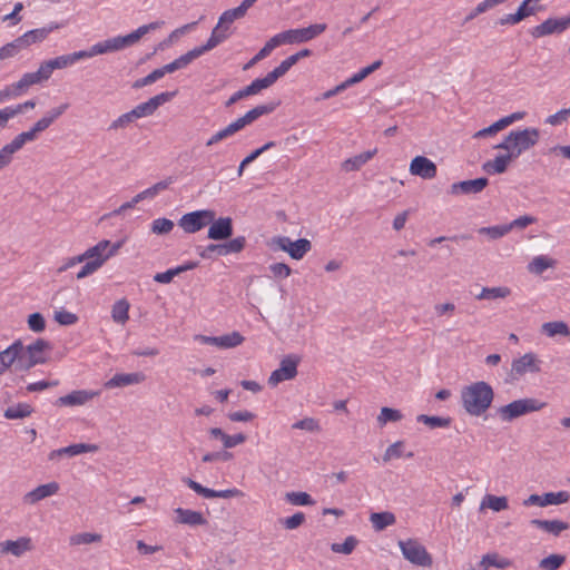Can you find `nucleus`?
<instances>
[{
	"label": "nucleus",
	"instance_id": "nucleus-1",
	"mask_svg": "<svg viewBox=\"0 0 570 570\" xmlns=\"http://www.w3.org/2000/svg\"><path fill=\"white\" fill-rule=\"evenodd\" d=\"M493 399V389L484 381L474 382L464 386L461 391L462 406L472 416L484 414L491 406Z\"/></svg>",
	"mask_w": 570,
	"mask_h": 570
},
{
	"label": "nucleus",
	"instance_id": "nucleus-2",
	"mask_svg": "<svg viewBox=\"0 0 570 570\" xmlns=\"http://www.w3.org/2000/svg\"><path fill=\"white\" fill-rule=\"evenodd\" d=\"M164 24L163 21H155L148 24L140 26L135 31L126 36H117L107 40L95 43L90 49L83 50L87 58H92L98 55L118 51L138 42L141 37L151 30H156Z\"/></svg>",
	"mask_w": 570,
	"mask_h": 570
},
{
	"label": "nucleus",
	"instance_id": "nucleus-3",
	"mask_svg": "<svg viewBox=\"0 0 570 570\" xmlns=\"http://www.w3.org/2000/svg\"><path fill=\"white\" fill-rule=\"evenodd\" d=\"M121 243L111 244L109 240H100L81 254L85 265L77 273V278L82 279L97 272L108 258L114 256L120 248Z\"/></svg>",
	"mask_w": 570,
	"mask_h": 570
},
{
	"label": "nucleus",
	"instance_id": "nucleus-4",
	"mask_svg": "<svg viewBox=\"0 0 570 570\" xmlns=\"http://www.w3.org/2000/svg\"><path fill=\"white\" fill-rule=\"evenodd\" d=\"M537 399H520L498 409V415L502 422H512L513 420L539 411L543 407Z\"/></svg>",
	"mask_w": 570,
	"mask_h": 570
},
{
	"label": "nucleus",
	"instance_id": "nucleus-5",
	"mask_svg": "<svg viewBox=\"0 0 570 570\" xmlns=\"http://www.w3.org/2000/svg\"><path fill=\"white\" fill-rule=\"evenodd\" d=\"M399 547L403 557L419 567H431L433 559L425 547L415 539L400 540Z\"/></svg>",
	"mask_w": 570,
	"mask_h": 570
},
{
	"label": "nucleus",
	"instance_id": "nucleus-6",
	"mask_svg": "<svg viewBox=\"0 0 570 570\" xmlns=\"http://www.w3.org/2000/svg\"><path fill=\"white\" fill-rule=\"evenodd\" d=\"M540 361L532 352L525 353L519 358H514L511 363V370L508 373L505 382L513 383L519 381L527 373L540 372Z\"/></svg>",
	"mask_w": 570,
	"mask_h": 570
},
{
	"label": "nucleus",
	"instance_id": "nucleus-7",
	"mask_svg": "<svg viewBox=\"0 0 570 570\" xmlns=\"http://www.w3.org/2000/svg\"><path fill=\"white\" fill-rule=\"evenodd\" d=\"M215 212L200 209L187 213L178 220V226L187 234H194L209 225L214 220Z\"/></svg>",
	"mask_w": 570,
	"mask_h": 570
},
{
	"label": "nucleus",
	"instance_id": "nucleus-8",
	"mask_svg": "<svg viewBox=\"0 0 570 570\" xmlns=\"http://www.w3.org/2000/svg\"><path fill=\"white\" fill-rule=\"evenodd\" d=\"M540 138V131L537 128H524L512 130L513 151L511 155L517 159L522 153L535 146Z\"/></svg>",
	"mask_w": 570,
	"mask_h": 570
},
{
	"label": "nucleus",
	"instance_id": "nucleus-9",
	"mask_svg": "<svg viewBox=\"0 0 570 570\" xmlns=\"http://www.w3.org/2000/svg\"><path fill=\"white\" fill-rule=\"evenodd\" d=\"M273 244L276 245L278 249L286 252L293 259L296 261L302 259L312 248V244L308 239L299 238L293 242L287 236H278L273 238Z\"/></svg>",
	"mask_w": 570,
	"mask_h": 570
},
{
	"label": "nucleus",
	"instance_id": "nucleus-10",
	"mask_svg": "<svg viewBox=\"0 0 570 570\" xmlns=\"http://www.w3.org/2000/svg\"><path fill=\"white\" fill-rule=\"evenodd\" d=\"M299 361L301 358L294 354L285 356L281 361L279 367L272 372L268 377V384L271 386H276L283 381L293 380L297 375V365Z\"/></svg>",
	"mask_w": 570,
	"mask_h": 570
},
{
	"label": "nucleus",
	"instance_id": "nucleus-11",
	"mask_svg": "<svg viewBox=\"0 0 570 570\" xmlns=\"http://www.w3.org/2000/svg\"><path fill=\"white\" fill-rule=\"evenodd\" d=\"M183 482L188 488H190L193 491H195L198 495L206 498V499H213V498L230 499V498L244 497V492L237 488H230V489H226V490H213V489L203 487L200 483L194 481L190 478H184Z\"/></svg>",
	"mask_w": 570,
	"mask_h": 570
},
{
	"label": "nucleus",
	"instance_id": "nucleus-12",
	"mask_svg": "<svg viewBox=\"0 0 570 570\" xmlns=\"http://www.w3.org/2000/svg\"><path fill=\"white\" fill-rule=\"evenodd\" d=\"M570 28V14L561 18H548L530 31L533 38H542L553 33H562Z\"/></svg>",
	"mask_w": 570,
	"mask_h": 570
},
{
	"label": "nucleus",
	"instance_id": "nucleus-13",
	"mask_svg": "<svg viewBox=\"0 0 570 570\" xmlns=\"http://www.w3.org/2000/svg\"><path fill=\"white\" fill-rule=\"evenodd\" d=\"M176 94H177V91L160 92V94L151 97L147 101L137 105L134 109H131V111H132L131 116H135L136 119L150 116L158 109V107H160L165 102L171 100L176 96Z\"/></svg>",
	"mask_w": 570,
	"mask_h": 570
},
{
	"label": "nucleus",
	"instance_id": "nucleus-14",
	"mask_svg": "<svg viewBox=\"0 0 570 570\" xmlns=\"http://www.w3.org/2000/svg\"><path fill=\"white\" fill-rule=\"evenodd\" d=\"M325 23H315L306 28L289 29L284 31L286 36V43H303L307 42L326 30Z\"/></svg>",
	"mask_w": 570,
	"mask_h": 570
},
{
	"label": "nucleus",
	"instance_id": "nucleus-15",
	"mask_svg": "<svg viewBox=\"0 0 570 570\" xmlns=\"http://www.w3.org/2000/svg\"><path fill=\"white\" fill-rule=\"evenodd\" d=\"M489 184L487 177H479L475 179L462 180L453 183L450 186L449 194L458 195H476L480 194Z\"/></svg>",
	"mask_w": 570,
	"mask_h": 570
},
{
	"label": "nucleus",
	"instance_id": "nucleus-16",
	"mask_svg": "<svg viewBox=\"0 0 570 570\" xmlns=\"http://www.w3.org/2000/svg\"><path fill=\"white\" fill-rule=\"evenodd\" d=\"M207 237L213 240H227L234 233L233 219L230 217H219L209 223Z\"/></svg>",
	"mask_w": 570,
	"mask_h": 570
},
{
	"label": "nucleus",
	"instance_id": "nucleus-17",
	"mask_svg": "<svg viewBox=\"0 0 570 570\" xmlns=\"http://www.w3.org/2000/svg\"><path fill=\"white\" fill-rule=\"evenodd\" d=\"M570 499V494L566 491L560 492H548L543 495L531 494L528 499L523 501L524 505H539L547 507L550 504H561L568 502Z\"/></svg>",
	"mask_w": 570,
	"mask_h": 570
},
{
	"label": "nucleus",
	"instance_id": "nucleus-18",
	"mask_svg": "<svg viewBox=\"0 0 570 570\" xmlns=\"http://www.w3.org/2000/svg\"><path fill=\"white\" fill-rule=\"evenodd\" d=\"M33 549L32 540L29 537H20L17 540H6L0 542V552L4 554L10 553L14 557H21Z\"/></svg>",
	"mask_w": 570,
	"mask_h": 570
},
{
	"label": "nucleus",
	"instance_id": "nucleus-19",
	"mask_svg": "<svg viewBox=\"0 0 570 570\" xmlns=\"http://www.w3.org/2000/svg\"><path fill=\"white\" fill-rule=\"evenodd\" d=\"M410 173L423 179H432L436 176V165L424 156H416L410 164Z\"/></svg>",
	"mask_w": 570,
	"mask_h": 570
},
{
	"label": "nucleus",
	"instance_id": "nucleus-20",
	"mask_svg": "<svg viewBox=\"0 0 570 570\" xmlns=\"http://www.w3.org/2000/svg\"><path fill=\"white\" fill-rule=\"evenodd\" d=\"M98 395L99 392L96 391L77 390L67 395L58 397L55 404L58 406H80Z\"/></svg>",
	"mask_w": 570,
	"mask_h": 570
},
{
	"label": "nucleus",
	"instance_id": "nucleus-21",
	"mask_svg": "<svg viewBox=\"0 0 570 570\" xmlns=\"http://www.w3.org/2000/svg\"><path fill=\"white\" fill-rule=\"evenodd\" d=\"M69 104H62L56 108L50 109L46 115L40 118L32 127L31 130L38 135L48 129L67 109Z\"/></svg>",
	"mask_w": 570,
	"mask_h": 570
},
{
	"label": "nucleus",
	"instance_id": "nucleus-22",
	"mask_svg": "<svg viewBox=\"0 0 570 570\" xmlns=\"http://www.w3.org/2000/svg\"><path fill=\"white\" fill-rule=\"evenodd\" d=\"M228 30V26L220 24V22H218L216 27L213 29L212 35L206 41V43L197 47L200 55H204L205 52L213 50L218 45L227 40L230 36V32Z\"/></svg>",
	"mask_w": 570,
	"mask_h": 570
},
{
	"label": "nucleus",
	"instance_id": "nucleus-23",
	"mask_svg": "<svg viewBox=\"0 0 570 570\" xmlns=\"http://www.w3.org/2000/svg\"><path fill=\"white\" fill-rule=\"evenodd\" d=\"M145 380V375L140 372L117 373L105 383L106 389L124 387L128 385L139 384Z\"/></svg>",
	"mask_w": 570,
	"mask_h": 570
},
{
	"label": "nucleus",
	"instance_id": "nucleus-24",
	"mask_svg": "<svg viewBox=\"0 0 570 570\" xmlns=\"http://www.w3.org/2000/svg\"><path fill=\"white\" fill-rule=\"evenodd\" d=\"M59 27L60 26L58 23H51L48 27L29 30L18 38L21 41L23 48L26 49L32 43L43 41L50 35V32L58 29Z\"/></svg>",
	"mask_w": 570,
	"mask_h": 570
},
{
	"label": "nucleus",
	"instance_id": "nucleus-25",
	"mask_svg": "<svg viewBox=\"0 0 570 570\" xmlns=\"http://www.w3.org/2000/svg\"><path fill=\"white\" fill-rule=\"evenodd\" d=\"M98 446L96 444H87V443H77L71 444L65 448H60L58 450H53L49 454V460H55L61 456H76L81 453L96 452Z\"/></svg>",
	"mask_w": 570,
	"mask_h": 570
},
{
	"label": "nucleus",
	"instance_id": "nucleus-26",
	"mask_svg": "<svg viewBox=\"0 0 570 570\" xmlns=\"http://www.w3.org/2000/svg\"><path fill=\"white\" fill-rule=\"evenodd\" d=\"M176 513V523L186 524L190 527L204 525L207 523V520L203 515L202 512L194 511L190 509L177 508L175 509Z\"/></svg>",
	"mask_w": 570,
	"mask_h": 570
},
{
	"label": "nucleus",
	"instance_id": "nucleus-27",
	"mask_svg": "<svg viewBox=\"0 0 570 570\" xmlns=\"http://www.w3.org/2000/svg\"><path fill=\"white\" fill-rule=\"evenodd\" d=\"M59 491V484L57 482H49L41 484L36 489L31 490L24 495V501L30 504H35L38 501L56 494Z\"/></svg>",
	"mask_w": 570,
	"mask_h": 570
},
{
	"label": "nucleus",
	"instance_id": "nucleus-28",
	"mask_svg": "<svg viewBox=\"0 0 570 570\" xmlns=\"http://www.w3.org/2000/svg\"><path fill=\"white\" fill-rule=\"evenodd\" d=\"M515 158L511 154L498 155L494 159L488 160L482 165V169L490 175L503 174L509 164Z\"/></svg>",
	"mask_w": 570,
	"mask_h": 570
},
{
	"label": "nucleus",
	"instance_id": "nucleus-29",
	"mask_svg": "<svg viewBox=\"0 0 570 570\" xmlns=\"http://www.w3.org/2000/svg\"><path fill=\"white\" fill-rule=\"evenodd\" d=\"M200 56L202 55H200L199 50L197 49V47H195L194 49L189 50L185 55H181L180 57H178L170 63L163 66L164 71H165V73H171L176 70L183 69V68L187 67L193 60L199 58Z\"/></svg>",
	"mask_w": 570,
	"mask_h": 570
},
{
	"label": "nucleus",
	"instance_id": "nucleus-30",
	"mask_svg": "<svg viewBox=\"0 0 570 570\" xmlns=\"http://www.w3.org/2000/svg\"><path fill=\"white\" fill-rule=\"evenodd\" d=\"M530 523L548 533L558 537L562 531L569 529V523L560 520H540L533 519Z\"/></svg>",
	"mask_w": 570,
	"mask_h": 570
},
{
	"label": "nucleus",
	"instance_id": "nucleus-31",
	"mask_svg": "<svg viewBox=\"0 0 570 570\" xmlns=\"http://www.w3.org/2000/svg\"><path fill=\"white\" fill-rule=\"evenodd\" d=\"M377 153V149L367 150L355 155L353 157L347 158L343 161L342 168L345 171H355L358 170L363 165H365L370 159H372Z\"/></svg>",
	"mask_w": 570,
	"mask_h": 570
},
{
	"label": "nucleus",
	"instance_id": "nucleus-32",
	"mask_svg": "<svg viewBox=\"0 0 570 570\" xmlns=\"http://www.w3.org/2000/svg\"><path fill=\"white\" fill-rule=\"evenodd\" d=\"M209 434L215 439H219L223 442L224 448H226V449L234 448V446L242 444L246 441L245 434L237 433L234 435H228L219 428H212L209 430Z\"/></svg>",
	"mask_w": 570,
	"mask_h": 570
},
{
	"label": "nucleus",
	"instance_id": "nucleus-33",
	"mask_svg": "<svg viewBox=\"0 0 570 570\" xmlns=\"http://www.w3.org/2000/svg\"><path fill=\"white\" fill-rule=\"evenodd\" d=\"M23 344L20 340L14 341L9 347L0 352V365L10 367L16 365V361L19 356V352H22Z\"/></svg>",
	"mask_w": 570,
	"mask_h": 570
},
{
	"label": "nucleus",
	"instance_id": "nucleus-34",
	"mask_svg": "<svg viewBox=\"0 0 570 570\" xmlns=\"http://www.w3.org/2000/svg\"><path fill=\"white\" fill-rule=\"evenodd\" d=\"M46 350H50V343L43 338H37L27 347L23 346V352L31 361L42 360V364L46 363V357L43 355Z\"/></svg>",
	"mask_w": 570,
	"mask_h": 570
},
{
	"label": "nucleus",
	"instance_id": "nucleus-35",
	"mask_svg": "<svg viewBox=\"0 0 570 570\" xmlns=\"http://www.w3.org/2000/svg\"><path fill=\"white\" fill-rule=\"evenodd\" d=\"M370 521L375 531H383L385 528L396 522L394 513L390 511L374 512L370 515Z\"/></svg>",
	"mask_w": 570,
	"mask_h": 570
},
{
	"label": "nucleus",
	"instance_id": "nucleus-36",
	"mask_svg": "<svg viewBox=\"0 0 570 570\" xmlns=\"http://www.w3.org/2000/svg\"><path fill=\"white\" fill-rule=\"evenodd\" d=\"M511 289L508 286H498V287H483L481 292L475 295V298L479 301L489 299H503L510 296Z\"/></svg>",
	"mask_w": 570,
	"mask_h": 570
},
{
	"label": "nucleus",
	"instance_id": "nucleus-37",
	"mask_svg": "<svg viewBox=\"0 0 570 570\" xmlns=\"http://www.w3.org/2000/svg\"><path fill=\"white\" fill-rule=\"evenodd\" d=\"M278 105H279L278 101L277 102H268L265 105H258L255 108L248 110L243 116V118L247 125H250L256 119H258L261 116L272 114L277 108Z\"/></svg>",
	"mask_w": 570,
	"mask_h": 570
},
{
	"label": "nucleus",
	"instance_id": "nucleus-38",
	"mask_svg": "<svg viewBox=\"0 0 570 570\" xmlns=\"http://www.w3.org/2000/svg\"><path fill=\"white\" fill-rule=\"evenodd\" d=\"M33 409L28 403H18L4 410L3 416L8 420H19L28 417L32 414Z\"/></svg>",
	"mask_w": 570,
	"mask_h": 570
},
{
	"label": "nucleus",
	"instance_id": "nucleus-39",
	"mask_svg": "<svg viewBox=\"0 0 570 570\" xmlns=\"http://www.w3.org/2000/svg\"><path fill=\"white\" fill-rule=\"evenodd\" d=\"M37 139V136L35 135V132L31 130V128L28 130V131H23L19 135H17L12 140L11 142L4 145V147L7 148V150L13 155L14 153H17L18 150H20L24 144L27 142H30V141H33Z\"/></svg>",
	"mask_w": 570,
	"mask_h": 570
},
{
	"label": "nucleus",
	"instance_id": "nucleus-40",
	"mask_svg": "<svg viewBox=\"0 0 570 570\" xmlns=\"http://www.w3.org/2000/svg\"><path fill=\"white\" fill-rule=\"evenodd\" d=\"M129 303L126 298L117 301L111 308L114 322L124 325L129 320Z\"/></svg>",
	"mask_w": 570,
	"mask_h": 570
},
{
	"label": "nucleus",
	"instance_id": "nucleus-41",
	"mask_svg": "<svg viewBox=\"0 0 570 570\" xmlns=\"http://www.w3.org/2000/svg\"><path fill=\"white\" fill-rule=\"evenodd\" d=\"M416 421L419 423H423L428 425L430 429H443L449 428L452 423V419L450 416H434L420 414L416 416Z\"/></svg>",
	"mask_w": 570,
	"mask_h": 570
},
{
	"label": "nucleus",
	"instance_id": "nucleus-42",
	"mask_svg": "<svg viewBox=\"0 0 570 570\" xmlns=\"http://www.w3.org/2000/svg\"><path fill=\"white\" fill-rule=\"evenodd\" d=\"M259 83L257 80H253L250 85L244 87L243 89L236 91L233 94L229 99L225 102L226 107H230L232 105L236 104L238 100L246 98L248 96H253L262 91Z\"/></svg>",
	"mask_w": 570,
	"mask_h": 570
},
{
	"label": "nucleus",
	"instance_id": "nucleus-43",
	"mask_svg": "<svg viewBox=\"0 0 570 570\" xmlns=\"http://www.w3.org/2000/svg\"><path fill=\"white\" fill-rule=\"evenodd\" d=\"M81 59H86V55H85L83 50L76 51V52H72L69 55L59 56V57H56L50 60H51L55 69H62V68H67L68 66L76 63L77 61H79Z\"/></svg>",
	"mask_w": 570,
	"mask_h": 570
},
{
	"label": "nucleus",
	"instance_id": "nucleus-44",
	"mask_svg": "<svg viewBox=\"0 0 570 570\" xmlns=\"http://www.w3.org/2000/svg\"><path fill=\"white\" fill-rule=\"evenodd\" d=\"M541 332L549 337H553L556 335L568 336L570 334L568 325L562 321L543 323L541 326Z\"/></svg>",
	"mask_w": 570,
	"mask_h": 570
},
{
	"label": "nucleus",
	"instance_id": "nucleus-45",
	"mask_svg": "<svg viewBox=\"0 0 570 570\" xmlns=\"http://www.w3.org/2000/svg\"><path fill=\"white\" fill-rule=\"evenodd\" d=\"M556 261L547 256H535L529 264L528 269L530 273L541 275L544 271L553 267Z\"/></svg>",
	"mask_w": 570,
	"mask_h": 570
},
{
	"label": "nucleus",
	"instance_id": "nucleus-46",
	"mask_svg": "<svg viewBox=\"0 0 570 570\" xmlns=\"http://www.w3.org/2000/svg\"><path fill=\"white\" fill-rule=\"evenodd\" d=\"M244 341V336L239 332L234 331L232 333L218 336V348H233L240 345Z\"/></svg>",
	"mask_w": 570,
	"mask_h": 570
},
{
	"label": "nucleus",
	"instance_id": "nucleus-47",
	"mask_svg": "<svg viewBox=\"0 0 570 570\" xmlns=\"http://www.w3.org/2000/svg\"><path fill=\"white\" fill-rule=\"evenodd\" d=\"M276 142L275 141H268L266 142L265 145H263L262 147L255 149L254 151H252L248 156H246L239 167H238V170H237V175L238 177H240L244 173V168L249 165L250 163H253L256 158H258L263 153L269 150L271 148L275 147Z\"/></svg>",
	"mask_w": 570,
	"mask_h": 570
},
{
	"label": "nucleus",
	"instance_id": "nucleus-48",
	"mask_svg": "<svg viewBox=\"0 0 570 570\" xmlns=\"http://www.w3.org/2000/svg\"><path fill=\"white\" fill-rule=\"evenodd\" d=\"M484 507H488L491 510L499 512L508 508V499L507 497L487 494L481 503V509H483Z\"/></svg>",
	"mask_w": 570,
	"mask_h": 570
},
{
	"label": "nucleus",
	"instance_id": "nucleus-49",
	"mask_svg": "<svg viewBox=\"0 0 570 570\" xmlns=\"http://www.w3.org/2000/svg\"><path fill=\"white\" fill-rule=\"evenodd\" d=\"M511 564L507 558H502L497 552L487 553L481 558V566H490L498 569H505Z\"/></svg>",
	"mask_w": 570,
	"mask_h": 570
},
{
	"label": "nucleus",
	"instance_id": "nucleus-50",
	"mask_svg": "<svg viewBox=\"0 0 570 570\" xmlns=\"http://www.w3.org/2000/svg\"><path fill=\"white\" fill-rule=\"evenodd\" d=\"M223 245V253L224 256H227L229 254H238L240 253L245 246H246V237L245 236H237L233 239H229L225 243H222Z\"/></svg>",
	"mask_w": 570,
	"mask_h": 570
},
{
	"label": "nucleus",
	"instance_id": "nucleus-51",
	"mask_svg": "<svg viewBox=\"0 0 570 570\" xmlns=\"http://www.w3.org/2000/svg\"><path fill=\"white\" fill-rule=\"evenodd\" d=\"M102 537L98 533L90 532H81L73 534L69 538V543L71 546H81V544H90L94 542H100Z\"/></svg>",
	"mask_w": 570,
	"mask_h": 570
},
{
	"label": "nucleus",
	"instance_id": "nucleus-52",
	"mask_svg": "<svg viewBox=\"0 0 570 570\" xmlns=\"http://www.w3.org/2000/svg\"><path fill=\"white\" fill-rule=\"evenodd\" d=\"M566 562L563 554H550L539 562V568L542 570H558Z\"/></svg>",
	"mask_w": 570,
	"mask_h": 570
},
{
	"label": "nucleus",
	"instance_id": "nucleus-53",
	"mask_svg": "<svg viewBox=\"0 0 570 570\" xmlns=\"http://www.w3.org/2000/svg\"><path fill=\"white\" fill-rule=\"evenodd\" d=\"M174 227L175 224L173 220L163 217L153 220L150 230L156 235H167L174 229Z\"/></svg>",
	"mask_w": 570,
	"mask_h": 570
},
{
	"label": "nucleus",
	"instance_id": "nucleus-54",
	"mask_svg": "<svg viewBox=\"0 0 570 570\" xmlns=\"http://www.w3.org/2000/svg\"><path fill=\"white\" fill-rule=\"evenodd\" d=\"M23 49L24 48L19 38H16L13 41L8 42L0 48V60L13 58Z\"/></svg>",
	"mask_w": 570,
	"mask_h": 570
},
{
	"label": "nucleus",
	"instance_id": "nucleus-55",
	"mask_svg": "<svg viewBox=\"0 0 570 570\" xmlns=\"http://www.w3.org/2000/svg\"><path fill=\"white\" fill-rule=\"evenodd\" d=\"M42 82L37 72H27L24 73L19 81L12 83V88L17 90V92H21L22 90L29 88L30 86Z\"/></svg>",
	"mask_w": 570,
	"mask_h": 570
},
{
	"label": "nucleus",
	"instance_id": "nucleus-56",
	"mask_svg": "<svg viewBox=\"0 0 570 570\" xmlns=\"http://www.w3.org/2000/svg\"><path fill=\"white\" fill-rule=\"evenodd\" d=\"M358 540L354 535H348L343 543H332L331 550L335 553L350 554L354 551Z\"/></svg>",
	"mask_w": 570,
	"mask_h": 570
},
{
	"label": "nucleus",
	"instance_id": "nucleus-57",
	"mask_svg": "<svg viewBox=\"0 0 570 570\" xmlns=\"http://www.w3.org/2000/svg\"><path fill=\"white\" fill-rule=\"evenodd\" d=\"M174 183L173 177H168L161 181L156 183L151 187L141 191L144 199H151L157 196L160 191L166 190Z\"/></svg>",
	"mask_w": 570,
	"mask_h": 570
},
{
	"label": "nucleus",
	"instance_id": "nucleus-58",
	"mask_svg": "<svg viewBox=\"0 0 570 570\" xmlns=\"http://www.w3.org/2000/svg\"><path fill=\"white\" fill-rule=\"evenodd\" d=\"M382 60H376L372 65L361 69L358 72L354 73L352 77L347 78L348 83L351 86L361 82L364 80L367 76H370L372 72L377 70L382 66Z\"/></svg>",
	"mask_w": 570,
	"mask_h": 570
},
{
	"label": "nucleus",
	"instance_id": "nucleus-59",
	"mask_svg": "<svg viewBox=\"0 0 570 570\" xmlns=\"http://www.w3.org/2000/svg\"><path fill=\"white\" fill-rule=\"evenodd\" d=\"M403 417L402 413L399 410L391 407H382L381 412L377 416V422L381 426L385 425L387 422H397Z\"/></svg>",
	"mask_w": 570,
	"mask_h": 570
},
{
	"label": "nucleus",
	"instance_id": "nucleus-60",
	"mask_svg": "<svg viewBox=\"0 0 570 570\" xmlns=\"http://www.w3.org/2000/svg\"><path fill=\"white\" fill-rule=\"evenodd\" d=\"M481 235H487L491 239H499L509 233L508 225H495L489 227H481L478 229Z\"/></svg>",
	"mask_w": 570,
	"mask_h": 570
},
{
	"label": "nucleus",
	"instance_id": "nucleus-61",
	"mask_svg": "<svg viewBox=\"0 0 570 570\" xmlns=\"http://www.w3.org/2000/svg\"><path fill=\"white\" fill-rule=\"evenodd\" d=\"M286 500L294 505H312L314 500L306 492H287Z\"/></svg>",
	"mask_w": 570,
	"mask_h": 570
},
{
	"label": "nucleus",
	"instance_id": "nucleus-62",
	"mask_svg": "<svg viewBox=\"0 0 570 570\" xmlns=\"http://www.w3.org/2000/svg\"><path fill=\"white\" fill-rule=\"evenodd\" d=\"M28 327L35 333H41L46 328V320L41 313H32L28 316Z\"/></svg>",
	"mask_w": 570,
	"mask_h": 570
},
{
	"label": "nucleus",
	"instance_id": "nucleus-63",
	"mask_svg": "<svg viewBox=\"0 0 570 570\" xmlns=\"http://www.w3.org/2000/svg\"><path fill=\"white\" fill-rule=\"evenodd\" d=\"M292 428L307 432H318L321 430L318 421L313 417H304L303 420L295 422Z\"/></svg>",
	"mask_w": 570,
	"mask_h": 570
},
{
	"label": "nucleus",
	"instance_id": "nucleus-64",
	"mask_svg": "<svg viewBox=\"0 0 570 570\" xmlns=\"http://www.w3.org/2000/svg\"><path fill=\"white\" fill-rule=\"evenodd\" d=\"M404 446L403 441H396L391 444L384 452L382 459L384 462H389L392 459H399L403 455L402 448Z\"/></svg>",
	"mask_w": 570,
	"mask_h": 570
}]
</instances>
